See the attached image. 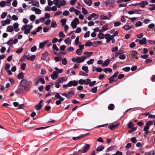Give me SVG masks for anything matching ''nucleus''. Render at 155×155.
<instances>
[{
	"mask_svg": "<svg viewBox=\"0 0 155 155\" xmlns=\"http://www.w3.org/2000/svg\"><path fill=\"white\" fill-rule=\"evenodd\" d=\"M90 147V145L89 144H87L84 147V150L80 149L78 150L77 152H74L72 154H71L70 155H79L78 153L81 152V153H84L86 152L89 149Z\"/></svg>",
	"mask_w": 155,
	"mask_h": 155,
	"instance_id": "nucleus-1",
	"label": "nucleus"
},
{
	"mask_svg": "<svg viewBox=\"0 0 155 155\" xmlns=\"http://www.w3.org/2000/svg\"><path fill=\"white\" fill-rule=\"evenodd\" d=\"M32 27L33 26L32 25H24L22 26L21 29L22 31L25 30L24 34L28 35L30 32Z\"/></svg>",
	"mask_w": 155,
	"mask_h": 155,
	"instance_id": "nucleus-2",
	"label": "nucleus"
},
{
	"mask_svg": "<svg viewBox=\"0 0 155 155\" xmlns=\"http://www.w3.org/2000/svg\"><path fill=\"white\" fill-rule=\"evenodd\" d=\"M54 4L57 6L58 8H60L61 6H63L66 5V2L64 0H54Z\"/></svg>",
	"mask_w": 155,
	"mask_h": 155,
	"instance_id": "nucleus-3",
	"label": "nucleus"
},
{
	"mask_svg": "<svg viewBox=\"0 0 155 155\" xmlns=\"http://www.w3.org/2000/svg\"><path fill=\"white\" fill-rule=\"evenodd\" d=\"M54 97L57 99H59V100L55 102V104L57 105H59L60 104L61 102L63 101L64 100V98L61 97L58 93H57L56 94L54 95Z\"/></svg>",
	"mask_w": 155,
	"mask_h": 155,
	"instance_id": "nucleus-4",
	"label": "nucleus"
},
{
	"mask_svg": "<svg viewBox=\"0 0 155 155\" xmlns=\"http://www.w3.org/2000/svg\"><path fill=\"white\" fill-rule=\"evenodd\" d=\"M68 84L69 87H71L72 86H76L77 85L78 82L75 80L71 81H69L68 83Z\"/></svg>",
	"mask_w": 155,
	"mask_h": 155,
	"instance_id": "nucleus-5",
	"label": "nucleus"
},
{
	"mask_svg": "<svg viewBox=\"0 0 155 155\" xmlns=\"http://www.w3.org/2000/svg\"><path fill=\"white\" fill-rule=\"evenodd\" d=\"M89 55H87V56L85 55H83L80 57H78V63L83 62L87 57Z\"/></svg>",
	"mask_w": 155,
	"mask_h": 155,
	"instance_id": "nucleus-6",
	"label": "nucleus"
},
{
	"mask_svg": "<svg viewBox=\"0 0 155 155\" xmlns=\"http://www.w3.org/2000/svg\"><path fill=\"white\" fill-rule=\"evenodd\" d=\"M67 79L68 78L67 77H64L59 78L57 81H59V83H61L65 82L67 80Z\"/></svg>",
	"mask_w": 155,
	"mask_h": 155,
	"instance_id": "nucleus-7",
	"label": "nucleus"
},
{
	"mask_svg": "<svg viewBox=\"0 0 155 155\" xmlns=\"http://www.w3.org/2000/svg\"><path fill=\"white\" fill-rule=\"evenodd\" d=\"M51 77L53 80L56 79L58 77V73L56 71H54L53 74L51 75Z\"/></svg>",
	"mask_w": 155,
	"mask_h": 155,
	"instance_id": "nucleus-8",
	"label": "nucleus"
},
{
	"mask_svg": "<svg viewBox=\"0 0 155 155\" xmlns=\"http://www.w3.org/2000/svg\"><path fill=\"white\" fill-rule=\"evenodd\" d=\"M31 10L34 11L35 13L37 14H40L41 13V10L39 8H37L35 7L31 8Z\"/></svg>",
	"mask_w": 155,
	"mask_h": 155,
	"instance_id": "nucleus-9",
	"label": "nucleus"
},
{
	"mask_svg": "<svg viewBox=\"0 0 155 155\" xmlns=\"http://www.w3.org/2000/svg\"><path fill=\"white\" fill-rule=\"evenodd\" d=\"M139 44L141 45H145L147 43V39L145 37L141 39H140L139 41Z\"/></svg>",
	"mask_w": 155,
	"mask_h": 155,
	"instance_id": "nucleus-10",
	"label": "nucleus"
},
{
	"mask_svg": "<svg viewBox=\"0 0 155 155\" xmlns=\"http://www.w3.org/2000/svg\"><path fill=\"white\" fill-rule=\"evenodd\" d=\"M39 83H41L42 84H45V81L44 79L43 78H39L35 82V85H37Z\"/></svg>",
	"mask_w": 155,
	"mask_h": 155,
	"instance_id": "nucleus-11",
	"label": "nucleus"
},
{
	"mask_svg": "<svg viewBox=\"0 0 155 155\" xmlns=\"http://www.w3.org/2000/svg\"><path fill=\"white\" fill-rule=\"evenodd\" d=\"M119 125V123H117L115 124H111L109 126L108 128L111 130H113L115 128L117 127Z\"/></svg>",
	"mask_w": 155,
	"mask_h": 155,
	"instance_id": "nucleus-12",
	"label": "nucleus"
},
{
	"mask_svg": "<svg viewBox=\"0 0 155 155\" xmlns=\"http://www.w3.org/2000/svg\"><path fill=\"white\" fill-rule=\"evenodd\" d=\"M108 28V25L107 24L105 25L102 26V29L100 30L99 32H103L104 31L107 30Z\"/></svg>",
	"mask_w": 155,
	"mask_h": 155,
	"instance_id": "nucleus-13",
	"label": "nucleus"
},
{
	"mask_svg": "<svg viewBox=\"0 0 155 155\" xmlns=\"http://www.w3.org/2000/svg\"><path fill=\"white\" fill-rule=\"evenodd\" d=\"M19 24L17 23H15L13 25V28H14L15 31H18L20 30V29L18 28Z\"/></svg>",
	"mask_w": 155,
	"mask_h": 155,
	"instance_id": "nucleus-14",
	"label": "nucleus"
},
{
	"mask_svg": "<svg viewBox=\"0 0 155 155\" xmlns=\"http://www.w3.org/2000/svg\"><path fill=\"white\" fill-rule=\"evenodd\" d=\"M27 80L25 79H23L20 82V84L21 86L24 87L27 84Z\"/></svg>",
	"mask_w": 155,
	"mask_h": 155,
	"instance_id": "nucleus-15",
	"label": "nucleus"
},
{
	"mask_svg": "<svg viewBox=\"0 0 155 155\" xmlns=\"http://www.w3.org/2000/svg\"><path fill=\"white\" fill-rule=\"evenodd\" d=\"M10 23V20L8 19H7L5 21H2V25L3 26H5L6 25L9 24Z\"/></svg>",
	"mask_w": 155,
	"mask_h": 155,
	"instance_id": "nucleus-16",
	"label": "nucleus"
},
{
	"mask_svg": "<svg viewBox=\"0 0 155 155\" xmlns=\"http://www.w3.org/2000/svg\"><path fill=\"white\" fill-rule=\"evenodd\" d=\"M148 4V3L146 1H144L140 2L139 5H141V7L142 8H143L145 5H147Z\"/></svg>",
	"mask_w": 155,
	"mask_h": 155,
	"instance_id": "nucleus-17",
	"label": "nucleus"
},
{
	"mask_svg": "<svg viewBox=\"0 0 155 155\" xmlns=\"http://www.w3.org/2000/svg\"><path fill=\"white\" fill-rule=\"evenodd\" d=\"M31 1L33 5L36 6L37 7H39V4L38 2L33 0H31Z\"/></svg>",
	"mask_w": 155,
	"mask_h": 155,
	"instance_id": "nucleus-18",
	"label": "nucleus"
},
{
	"mask_svg": "<svg viewBox=\"0 0 155 155\" xmlns=\"http://www.w3.org/2000/svg\"><path fill=\"white\" fill-rule=\"evenodd\" d=\"M105 4L106 6L110 4H114V0H106Z\"/></svg>",
	"mask_w": 155,
	"mask_h": 155,
	"instance_id": "nucleus-19",
	"label": "nucleus"
},
{
	"mask_svg": "<svg viewBox=\"0 0 155 155\" xmlns=\"http://www.w3.org/2000/svg\"><path fill=\"white\" fill-rule=\"evenodd\" d=\"M137 54V52L136 51H133L131 53V55L133 58H136L137 59H138V57H136Z\"/></svg>",
	"mask_w": 155,
	"mask_h": 155,
	"instance_id": "nucleus-20",
	"label": "nucleus"
},
{
	"mask_svg": "<svg viewBox=\"0 0 155 155\" xmlns=\"http://www.w3.org/2000/svg\"><path fill=\"white\" fill-rule=\"evenodd\" d=\"M13 31V27L12 25H9L7 27L6 30L7 31L9 32H12Z\"/></svg>",
	"mask_w": 155,
	"mask_h": 155,
	"instance_id": "nucleus-21",
	"label": "nucleus"
},
{
	"mask_svg": "<svg viewBox=\"0 0 155 155\" xmlns=\"http://www.w3.org/2000/svg\"><path fill=\"white\" fill-rule=\"evenodd\" d=\"M25 55L28 60H30L32 61L34 60L35 58V55H31L30 57H29L26 55Z\"/></svg>",
	"mask_w": 155,
	"mask_h": 155,
	"instance_id": "nucleus-22",
	"label": "nucleus"
},
{
	"mask_svg": "<svg viewBox=\"0 0 155 155\" xmlns=\"http://www.w3.org/2000/svg\"><path fill=\"white\" fill-rule=\"evenodd\" d=\"M110 59L106 60L102 64V66H107L110 62Z\"/></svg>",
	"mask_w": 155,
	"mask_h": 155,
	"instance_id": "nucleus-23",
	"label": "nucleus"
},
{
	"mask_svg": "<svg viewBox=\"0 0 155 155\" xmlns=\"http://www.w3.org/2000/svg\"><path fill=\"white\" fill-rule=\"evenodd\" d=\"M48 53L47 52H45L42 54V55L41 56V59L43 60H45L46 59L48 55Z\"/></svg>",
	"mask_w": 155,
	"mask_h": 155,
	"instance_id": "nucleus-24",
	"label": "nucleus"
},
{
	"mask_svg": "<svg viewBox=\"0 0 155 155\" xmlns=\"http://www.w3.org/2000/svg\"><path fill=\"white\" fill-rule=\"evenodd\" d=\"M84 3L88 6H91L92 4V1L91 0H84Z\"/></svg>",
	"mask_w": 155,
	"mask_h": 155,
	"instance_id": "nucleus-25",
	"label": "nucleus"
},
{
	"mask_svg": "<svg viewBox=\"0 0 155 155\" xmlns=\"http://www.w3.org/2000/svg\"><path fill=\"white\" fill-rule=\"evenodd\" d=\"M115 147V146H111L107 149L106 152H108L111 151L114 149Z\"/></svg>",
	"mask_w": 155,
	"mask_h": 155,
	"instance_id": "nucleus-26",
	"label": "nucleus"
},
{
	"mask_svg": "<svg viewBox=\"0 0 155 155\" xmlns=\"http://www.w3.org/2000/svg\"><path fill=\"white\" fill-rule=\"evenodd\" d=\"M65 43L67 45H70L71 43V40L69 38H67L64 41Z\"/></svg>",
	"mask_w": 155,
	"mask_h": 155,
	"instance_id": "nucleus-27",
	"label": "nucleus"
},
{
	"mask_svg": "<svg viewBox=\"0 0 155 155\" xmlns=\"http://www.w3.org/2000/svg\"><path fill=\"white\" fill-rule=\"evenodd\" d=\"M96 67H94L93 68V71H96L97 72H101L102 71H103L104 69L100 68H96L95 69H94L95 68H96Z\"/></svg>",
	"mask_w": 155,
	"mask_h": 155,
	"instance_id": "nucleus-28",
	"label": "nucleus"
},
{
	"mask_svg": "<svg viewBox=\"0 0 155 155\" xmlns=\"http://www.w3.org/2000/svg\"><path fill=\"white\" fill-rule=\"evenodd\" d=\"M88 68L87 66H83L82 67V69L83 70L85 71V72L86 73H87L88 71Z\"/></svg>",
	"mask_w": 155,
	"mask_h": 155,
	"instance_id": "nucleus-29",
	"label": "nucleus"
},
{
	"mask_svg": "<svg viewBox=\"0 0 155 155\" xmlns=\"http://www.w3.org/2000/svg\"><path fill=\"white\" fill-rule=\"evenodd\" d=\"M104 147L102 146H99L97 147L96 150L97 151H102L104 149Z\"/></svg>",
	"mask_w": 155,
	"mask_h": 155,
	"instance_id": "nucleus-30",
	"label": "nucleus"
},
{
	"mask_svg": "<svg viewBox=\"0 0 155 155\" xmlns=\"http://www.w3.org/2000/svg\"><path fill=\"white\" fill-rule=\"evenodd\" d=\"M104 36L105 35L102 33H100L98 35V38L100 39L104 38Z\"/></svg>",
	"mask_w": 155,
	"mask_h": 155,
	"instance_id": "nucleus-31",
	"label": "nucleus"
},
{
	"mask_svg": "<svg viewBox=\"0 0 155 155\" xmlns=\"http://www.w3.org/2000/svg\"><path fill=\"white\" fill-rule=\"evenodd\" d=\"M100 18L101 20L109 19V18H107V17L103 15H100Z\"/></svg>",
	"mask_w": 155,
	"mask_h": 155,
	"instance_id": "nucleus-32",
	"label": "nucleus"
},
{
	"mask_svg": "<svg viewBox=\"0 0 155 155\" xmlns=\"http://www.w3.org/2000/svg\"><path fill=\"white\" fill-rule=\"evenodd\" d=\"M150 11H153L155 9V5L152 4L150 5V7L148 8Z\"/></svg>",
	"mask_w": 155,
	"mask_h": 155,
	"instance_id": "nucleus-33",
	"label": "nucleus"
},
{
	"mask_svg": "<svg viewBox=\"0 0 155 155\" xmlns=\"http://www.w3.org/2000/svg\"><path fill=\"white\" fill-rule=\"evenodd\" d=\"M114 105L112 104H111L109 105L108 106V109L109 110H112L114 109Z\"/></svg>",
	"mask_w": 155,
	"mask_h": 155,
	"instance_id": "nucleus-34",
	"label": "nucleus"
},
{
	"mask_svg": "<svg viewBox=\"0 0 155 155\" xmlns=\"http://www.w3.org/2000/svg\"><path fill=\"white\" fill-rule=\"evenodd\" d=\"M57 26V24L55 21H52L51 25V27L52 28H55Z\"/></svg>",
	"mask_w": 155,
	"mask_h": 155,
	"instance_id": "nucleus-35",
	"label": "nucleus"
},
{
	"mask_svg": "<svg viewBox=\"0 0 155 155\" xmlns=\"http://www.w3.org/2000/svg\"><path fill=\"white\" fill-rule=\"evenodd\" d=\"M24 77V74L23 72L20 73L18 74V78L19 79H21L23 78Z\"/></svg>",
	"mask_w": 155,
	"mask_h": 155,
	"instance_id": "nucleus-36",
	"label": "nucleus"
},
{
	"mask_svg": "<svg viewBox=\"0 0 155 155\" xmlns=\"http://www.w3.org/2000/svg\"><path fill=\"white\" fill-rule=\"evenodd\" d=\"M103 71H104L105 73H107L108 71L109 73H110L112 71V69L110 68H105L104 69Z\"/></svg>",
	"mask_w": 155,
	"mask_h": 155,
	"instance_id": "nucleus-37",
	"label": "nucleus"
},
{
	"mask_svg": "<svg viewBox=\"0 0 155 155\" xmlns=\"http://www.w3.org/2000/svg\"><path fill=\"white\" fill-rule=\"evenodd\" d=\"M52 49L54 51L55 50L56 51H59V49L57 47L56 45L55 44H54L52 46Z\"/></svg>",
	"mask_w": 155,
	"mask_h": 155,
	"instance_id": "nucleus-38",
	"label": "nucleus"
},
{
	"mask_svg": "<svg viewBox=\"0 0 155 155\" xmlns=\"http://www.w3.org/2000/svg\"><path fill=\"white\" fill-rule=\"evenodd\" d=\"M132 26H130L129 25H125L123 26V28L126 30H128L129 29L131 28Z\"/></svg>",
	"mask_w": 155,
	"mask_h": 155,
	"instance_id": "nucleus-39",
	"label": "nucleus"
},
{
	"mask_svg": "<svg viewBox=\"0 0 155 155\" xmlns=\"http://www.w3.org/2000/svg\"><path fill=\"white\" fill-rule=\"evenodd\" d=\"M72 22H74L75 24L78 25L79 23V20L78 18H75L72 21Z\"/></svg>",
	"mask_w": 155,
	"mask_h": 155,
	"instance_id": "nucleus-40",
	"label": "nucleus"
},
{
	"mask_svg": "<svg viewBox=\"0 0 155 155\" xmlns=\"http://www.w3.org/2000/svg\"><path fill=\"white\" fill-rule=\"evenodd\" d=\"M54 59L56 61H59L62 60V57H55L54 58Z\"/></svg>",
	"mask_w": 155,
	"mask_h": 155,
	"instance_id": "nucleus-41",
	"label": "nucleus"
},
{
	"mask_svg": "<svg viewBox=\"0 0 155 155\" xmlns=\"http://www.w3.org/2000/svg\"><path fill=\"white\" fill-rule=\"evenodd\" d=\"M142 24L143 23L142 22L139 21L136 23L135 26L136 27L140 26L142 25Z\"/></svg>",
	"mask_w": 155,
	"mask_h": 155,
	"instance_id": "nucleus-42",
	"label": "nucleus"
},
{
	"mask_svg": "<svg viewBox=\"0 0 155 155\" xmlns=\"http://www.w3.org/2000/svg\"><path fill=\"white\" fill-rule=\"evenodd\" d=\"M13 43V40H10L8 41L7 42V45H9V47H10V48H11L12 47V45Z\"/></svg>",
	"mask_w": 155,
	"mask_h": 155,
	"instance_id": "nucleus-43",
	"label": "nucleus"
},
{
	"mask_svg": "<svg viewBox=\"0 0 155 155\" xmlns=\"http://www.w3.org/2000/svg\"><path fill=\"white\" fill-rule=\"evenodd\" d=\"M55 69L57 71L56 72L58 73V74L59 73H61L63 71V69H59L57 67L55 68Z\"/></svg>",
	"mask_w": 155,
	"mask_h": 155,
	"instance_id": "nucleus-44",
	"label": "nucleus"
},
{
	"mask_svg": "<svg viewBox=\"0 0 155 155\" xmlns=\"http://www.w3.org/2000/svg\"><path fill=\"white\" fill-rule=\"evenodd\" d=\"M144 124V121L143 120H141L138 122L137 124L139 127H142Z\"/></svg>",
	"mask_w": 155,
	"mask_h": 155,
	"instance_id": "nucleus-45",
	"label": "nucleus"
},
{
	"mask_svg": "<svg viewBox=\"0 0 155 155\" xmlns=\"http://www.w3.org/2000/svg\"><path fill=\"white\" fill-rule=\"evenodd\" d=\"M62 63L63 65H66L67 63V61L65 58H64L62 59Z\"/></svg>",
	"mask_w": 155,
	"mask_h": 155,
	"instance_id": "nucleus-46",
	"label": "nucleus"
},
{
	"mask_svg": "<svg viewBox=\"0 0 155 155\" xmlns=\"http://www.w3.org/2000/svg\"><path fill=\"white\" fill-rule=\"evenodd\" d=\"M93 43L90 41H87L85 44V46H90L92 45Z\"/></svg>",
	"mask_w": 155,
	"mask_h": 155,
	"instance_id": "nucleus-47",
	"label": "nucleus"
},
{
	"mask_svg": "<svg viewBox=\"0 0 155 155\" xmlns=\"http://www.w3.org/2000/svg\"><path fill=\"white\" fill-rule=\"evenodd\" d=\"M122 70L125 72H128L130 70V68L129 67H126L123 68Z\"/></svg>",
	"mask_w": 155,
	"mask_h": 155,
	"instance_id": "nucleus-48",
	"label": "nucleus"
},
{
	"mask_svg": "<svg viewBox=\"0 0 155 155\" xmlns=\"http://www.w3.org/2000/svg\"><path fill=\"white\" fill-rule=\"evenodd\" d=\"M82 51L80 49H77L76 50V53L78 55H81L82 54Z\"/></svg>",
	"mask_w": 155,
	"mask_h": 155,
	"instance_id": "nucleus-49",
	"label": "nucleus"
},
{
	"mask_svg": "<svg viewBox=\"0 0 155 155\" xmlns=\"http://www.w3.org/2000/svg\"><path fill=\"white\" fill-rule=\"evenodd\" d=\"M130 140L133 143H135L137 142V140L136 137H131L130 139Z\"/></svg>",
	"mask_w": 155,
	"mask_h": 155,
	"instance_id": "nucleus-50",
	"label": "nucleus"
},
{
	"mask_svg": "<svg viewBox=\"0 0 155 155\" xmlns=\"http://www.w3.org/2000/svg\"><path fill=\"white\" fill-rule=\"evenodd\" d=\"M94 62V60L93 59H91L89 60L87 62V64L90 65L92 64Z\"/></svg>",
	"mask_w": 155,
	"mask_h": 155,
	"instance_id": "nucleus-51",
	"label": "nucleus"
},
{
	"mask_svg": "<svg viewBox=\"0 0 155 155\" xmlns=\"http://www.w3.org/2000/svg\"><path fill=\"white\" fill-rule=\"evenodd\" d=\"M82 137V136H79L76 137H73L72 139L73 140H79Z\"/></svg>",
	"mask_w": 155,
	"mask_h": 155,
	"instance_id": "nucleus-52",
	"label": "nucleus"
},
{
	"mask_svg": "<svg viewBox=\"0 0 155 155\" xmlns=\"http://www.w3.org/2000/svg\"><path fill=\"white\" fill-rule=\"evenodd\" d=\"M153 121H149L147 122L146 124V125L149 127V126L152 125L153 124Z\"/></svg>",
	"mask_w": 155,
	"mask_h": 155,
	"instance_id": "nucleus-53",
	"label": "nucleus"
},
{
	"mask_svg": "<svg viewBox=\"0 0 155 155\" xmlns=\"http://www.w3.org/2000/svg\"><path fill=\"white\" fill-rule=\"evenodd\" d=\"M23 92V90L21 88H18L16 91V93L19 94H22Z\"/></svg>",
	"mask_w": 155,
	"mask_h": 155,
	"instance_id": "nucleus-54",
	"label": "nucleus"
},
{
	"mask_svg": "<svg viewBox=\"0 0 155 155\" xmlns=\"http://www.w3.org/2000/svg\"><path fill=\"white\" fill-rule=\"evenodd\" d=\"M35 16L33 15H31L30 16V19L31 21H33L35 19Z\"/></svg>",
	"mask_w": 155,
	"mask_h": 155,
	"instance_id": "nucleus-55",
	"label": "nucleus"
},
{
	"mask_svg": "<svg viewBox=\"0 0 155 155\" xmlns=\"http://www.w3.org/2000/svg\"><path fill=\"white\" fill-rule=\"evenodd\" d=\"M42 107V105L38 104L35 106V107H36V109L37 110H38L40 109Z\"/></svg>",
	"mask_w": 155,
	"mask_h": 155,
	"instance_id": "nucleus-56",
	"label": "nucleus"
},
{
	"mask_svg": "<svg viewBox=\"0 0 155 155\" xmlns=\"http://www.w3.org/2000/svg\"><path fill=\"white\" fill-rule=\"evenodd\" d=\"M67 20L65 19H62L61 21V22L62 24V26H64L65 25L66 23V22Z\"/></svg>",
	"mask_w": 155,
	"mask_h": 155,
	"instance_id": "nucleus-57",
	"label": "nucleus"
},
{
	"mask_svg": "<svg viewBox=\"0 0 155 155\" xmlns=\"http://www.w3.org/2000/svg\"><path fill=\"white\" fill-rule=\"evenodd\" d=\"M77 25V24H75L74 22L72 21L71 23V25L72 28L74 29L76 28Z\"/></svg>",
	"mask_w": 155,
	"mask_h": 155,
	"instance_id": "nucleus-58",
	"label": "nucleus"
},
{
	"mask_svg": "<svg viewBox=\"0 0 155 155\" xmlns=\"http://www.w3.org/2000/svg\"><path fill=\"white\" fill-rule=\"evenodd\" d=\"M7 15V13L5 12H4L2 13L1 17L2 18L4 19L6 17Z\"/></svg>",
	"mask_w": 155,
	"mask_h": 155,
	"instance_id": "nucleus-59",
	"label": "nucleus"
},
{
	"mask_svg": "<svg viewBox=\"0 0 155 155\" xmlns=\"http://www.w3.org/2000/svg\"><path fill=\"white\" fill-rule=\"evenodd\" d=\"M97 87L96 86L93 88L91 90V91L93 93H95L96 92Z\"/></svg>",
	"mask_w": 155,
	"mask_h": 155,
	"instance_id": "nucleus-60",
	"label": "nucleus"
},
{
	"mask_svg": "<svg viewBox=\"0 0 155 155\" xmlns=\"http://www.w3.org/2000/svg\"><path fill=\"white\" fill-rule=\"evenodd\" d=\"M85 80L83 79H81L78 81L79 84H85Z\"/></svg>",
	"mask_w": 155,
	"mask_h": 155,
	"instance_id": "nucleus-61",
	"label": "nucleus"
},
{
	"mask_svg": "<svg viewBox=\"0 0 155 155\" xmlns=\"http://www.w3.org/2000/svg\"><path fill=\"white\" fill-rule=\"evenodd\" d=\"M69 14L70 13L69 11L67 10L64 11L63 13V15L65 16H67L69 15Z\"/></svg>",
	"mask_w": 155,
	"mask_h": 155,
	"instance_id": "nucleus-62",
	"label": "nucleus"
},
{
	"mask_svg": "<svg viewBox=\"0 0 155 155\" xmlns=\"http://www.w3.org/2000/svg\"><path fill=\"white\" fill-rule=\"evenodd\" d=\"M37 50V47L35 46H34L31 49V52H34L36 51Z\"/></svg>",
	"mask_w": 155,
	"mask_h": 155,
	"instance_id": "nucleus-63",
	"label": "nucleus"
},
{
	"mask_svg": "<svg viewBox=\"0 0 155 155\" xmlns=\"http://www.w3.org/2000/svg\"><path fill=\"white\" fill-rule=\"evenodd\" d=\"M128 127L129 128H131L134 126V124L133 123L131 122H130L127 124Z\"/></svg>",
	"mask_w": 155,
	"mask_h": 155,
	"instance_id": "nucleus-64",
	"label": "nucleus"
}]
</instances>
